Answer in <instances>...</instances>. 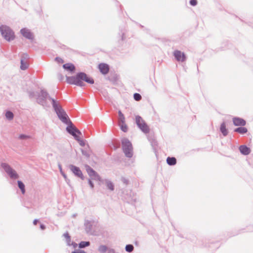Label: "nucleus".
Listing matches in <instances>:
<instances>
[{
    "label": "nucleus",
    "instance_id": "f257e3e1",
    "mask_svg": "<svg viewBox=\"0 0 253 253\" xmlns=\"http://www.w3.org/2000/svg\"><path fill=\"white\" fill-rule=\"evenodd\" d=\"M66 81L69 84H75L79 86H84V82L89 84H94V80L92 78L82 72L78 73L74 76L67 77Z\"/></svg>",
    "mask_w": 253,
    "mask_h": 253
},
{
    "label": "nucleus",
    "instance_id": "f03ea898",
    "mask_svg": "<svg viewBox=\"0 0 253 253\" xmlns=\"http://www.w3.org/2000/svg\"><path fill=\"white\" fill-rule=\"evenodd\" d=\"M53 107L54 108L59 118L64 123L67 122L68 116L66 112L62 109L53 99H51Z\"/></svg>",
    "mask_w": 253,
    "mask_h": 253
},
{
    "label": "nucleus",
    "instance_id": "7ed1b4c3",
    "mask_svg": "<svg viewBox=\"0 0 253 253\" xmlns=\"http://www.w3.org/2000/svg\"><path fill=\"white\" fill-rule=\"evenodd\" d=\"M0 32L2 37L7 41L13 40L15 38L14 32L9 27L5 25L0 27Z\"/></svg>",
    "mask_w": 253,
    "mask_h": 253
},
{
    "label": "nucleus",
    "instance_id": "20e7f679",
    "mask_svg": "<svg viewBox=\"0 0 253 253\" xmlns=\"http://www.w3.org/2000/svg\"><path fill=\"white\" fill-rule=\"evenodd\" d=\"M122 147L126 156L129 158L131 157L133 154L132 147L130 141L127 139H123Z\"/></svg>",
    "mask_w": 253,
    "mask_h": 253
},
{
    "label": "nucleus",
    "instance_id": "39448f33",
    "mask_svg": "<svg viewBox=\"0 0 253 253\" xmlns=\"http://www.w3.org/2000/svg\"><path fill=\"white\" fill-rule=\"evenodd\" d=\"M136 123L140 129L144 133L149 132V128L144 121L140 116H136L135 118Z\"/></svg>",
    "mask_w": 253,
    "mask_h": 253
},
{
    "label": "nucleus",
    "instance_id": "423d86ee",
    "mask_svg": "<svg viewBox=\"0 0 253 253\" xmlns=\"http://www.w3.org/2000/svg\"><path fill=\"white\" fill-rule=\"evenodd\" d=\"M1 166L11 178L16 179L18 177V175L16 171L13 169L8 165L5 163H2Z\"/></svg>",
    "mask_w": 253,
    "mask_h": 253
},
{
    "label": "nucleus",
    "instance_id": "0eeeda50",
    "mask_svg": "<svg viewBox=\"0 0 253 253\" xmlns=\"http://www.w3.org/2000/svg\"><path fill=\"white\" fill-rule=\"evenodd\" d=\"M67 131L72 134L76 139L81 134V132L76 127L71 125L68 126L66 128Z\"/></svg>",
    "mask_w": 253,
    "mask_h": 253
},
{
    "label": "nucleus",
    "instance_id": "6e6552de",
    "mask_svg": "<svg viewBox=\"0 0 253 253\" xmlns=\"http://www.w3.org/2000/svg\"><path fill=\"white\" fill-rule=\"evenodd\" d=\"M173 55L178 61L183 62L185 60L186 57L184 53L179 50L174 51Z\"/></svg>",
    "mask_w": 253,
    "mask_h": 253
},
{
    "label": "nucleus",
    "instance_id": "1a4fd4ad",
    "mask_svg": "<svg viewBox=\"0 0 253 253\" xmlns=\"http://www.w3.org/2000/svg\"><path fill=\"white\" fill-rule=\"evenodd\" d=\"M63 67L65 71L71 74L74 73L76 70L75 66L73 64L71 63L63 64Z\"/></svg>",
    "mask_w": 253,
    "mask_h": 253
},
{
    "label": "nucleus",
    "instance_id": "9d476101",
    "mask_svg": "<svg viewBox=\"0 0 253 253\" xmlns=\"http://www.w3.org/2000/svg\"><path fill=\"white\" fill-rule=\"evenodd\" d=\"M100 72L104 75L107 74L109 71V66L106 63H100L98 65Z\"/></svg>",
    "mask_w": 253,
    "mask_h": 253
},
{
    "label": "nucleus",
    "instance_id": "9b49d317",
    "mask_svg": "<svg viewBox=\"0 0 253 253\" xmlns=\"http://www.w3.org/2000/svg\"><path fill=\"white\" fill-rule=\"evenodd\" d=\"M20 32L23 36L27 39L32 40L34 38L33 34L29 30L26 28L22 29L20 31Z\"/></svg>",
    "mask_w": 253,
    "mask_h": 253
},
{
    "label": "nucleus",
    "instance_id": "f8f14e48",
    "mask_svg": "<svg viewBox=\"0 0 253 253\" xmlns=\"http://www.w3.org/2000/svg\"><path fill=\"white\" fill-rule=\"evenodd\" d=\"M70 168V169L76 175L83 179V175L79 168L73 165L71 166Z\"/></svg>",
    "mask_w": 253,
    "mask_h": 253
},
{
    "label": "nucleus",
    "instance_id": "ddd939ff",
    "mask_svg": "<svg viewBox=\"0 0 253 253\" xmlns=\"http://www.w3.org/2000/svg\"><path fill=\"white\" fill-rule=\"evenodd\" d=\"M233 122L234 125L236 126H244L246 124V121L244 119L236 117L233 119Z\"/></svg>",
    "mask_w": 253,
    "mask_h": 253
},
{
    "label": "nucleus",
    "instance_id": "4468645a",
    "mask_svg": "<svg viewBox=\"0 0 253 253\" xmlns=\"http://www.w3.org/2000/svg\"><path fill=\"white\" fill-rule=\"evenodd\" d=\"M240 152L243 155H248L250 154L251 150L249 148L245 145H241L239 147Z\"/></svg>",
    "mask_w": 253,
    "mask_h": 253
},
{
    "label": "nucleus",
    "instance_id": "2eb2a0df",
    "mask_svg": "<svg viewBox=\"0 0 253 253\" xmlns=\"http://www.w3.org/2000/svg\"><path fill=\"white\" fill-rule=\"evenodd\" d=\"M87 171L89 176L92 177V178L99 179V176L97 174L95 171H94L92 169L88 168L87 169Z\"/></svg>",
    "mask_w": 253,
    "mask_h": 253
},
{
    "label": "nucleus",
    "instance_id": "dca6fc26",
    "mask_svg": "<svg viewBox=\"0 0 253 253\" xmlns=\"http://www.w3.org/2000/svg\"><path fill=\"white\" fill-rule=\"evenodd\" d=\"M220 130L222 134L225 136L228 134V131L226 128V124L224 122L222 123L220 127Z\"/></svg>",
    "mask_w": 253,
    "mask_h": 253
},
{
    "label": "nucleus",
    "instance_id": "f3484780",
    "mask_svg": "<svg viewBox=\"0 0 253 253\" xmlns=\"http://www.w3.org/2000/svg\"><path fill=\"white\" fill-rule=\"evenodd\" d=\"M167 162L169 165H174L176 163V160L174 157H168L167 159Z\"/></svg>",
    "mask_w": 253,
    "mask_h": 253
},
{
    "label": "nucleus",
    "instance_id": "a211bd4d",
    "mask_svg": "<svg viewBox=\"0 0 253 253\" xmlns=\"http://www.w3.org/2000/svg\"><path fill=\"white\" fill-rule=\"evenodd\" d=\"M247 128L244 127H240L235 129V131L237 132L240 134H243L247 132Z\"/></svg>",
    "mask_w": 253,
    "mask_h": 253
},
{
    "label": "nucleus",
    "instance_id": "6ab92c4d",
    "mask_svg": "<svg viewBox=\"0 0 253 253\" xmlns=\"http://www.w3.org/2000/svg\"><path fill=\"white\" fill-rule=\"evenodd\" d=\"M119 123H125V118L123 113L119 111Z\"/></svg>",
    "mask_w": 253,
    "mask_h": 253
},
{
    "label": "nucleus",
    "instance_id": "aec40b11",
    "mask_svg": "<svg viewBox=\"0 0 253 253\" xmlns=\"http://www.w3.org/2000/svg\"><path fill=\"white\" fill-rule=\"evenodd\" d=\"M119 125L121 127V129L124 132H126L127 131V126L125 123H119Z\"/></svg>",
    "mask_w": 253,
    "mask_h": 253
},
{
    "label": "nucleus",
    "instance_id": "412c9836",
    "mask_svg": "<svg viewBox=\"0 0 253 253\" xmlns=\"http://www.w3.org/2000/svg\"><path fill=\"white\" fill-rule=\"evenodd\" d=\"M18 185L19 188L21 189L22 194H24L25 192L24 184L21 181H18Z\"/></svg>",
    "mask_w": 253,
    "mask_h": 253
},
{
    "label": "nucleus",
    "instance_id": "4be33fe9",
    "mask_svg": "<svg viewBox=\"0 0 253 253\" xmlns=\"http://www.w3.org/2000/svg\"><path fill=\"white\" fill-rule=\"evenodd\" d=\"M28 67V64L26 62H24L23 60H21V66L20 68L22 70H25L27 69Z\"/></svg>",
    "mask_w": 253,
    "mask_h": 253
},
{
    "label": "nucleus",
    "instance_id": "5701e85b",
    "mask_svg": "<svg viewBox=\"0 0 253 253\" xmlns=\"http://www.w3.org/2000/svg\"><path fill=\"white\" fill-rule=\"evenodd\" d=\"M107 250V248L106 246L101 245L98 248V251L102 253L106 252Z\"/></svg>",
    "mask_w": 253,
    "mask_h": 253
},
{
    "label": "nucleus",
    "instance_id": "b1692460",
    "mask_svg": "<svg viewBox=\"0 0 253 253\" xmlns=\"http://www.w3.org/2000/svg\"><path fill=\"white\" fill-rule=\"evenodd\" d=\"M89 245V242H81L79 244V247L81 248H84Z\"/></svg>",
    "mask_w": 253,
    "mask_h": 253
},
{
    "label": "nucleus",
    "instance_id": "393cba45",
    "mask_svg": "<svg viewBox=\"0 0 253 253\" xmlns=\"http://www.w3.org/2000/svg\"><path fill=\"white\" fill-rule=\"evenodd\" d=\"M133 246L132 245H127L126 246V250L127 252H131L133 250Z\"/></svg>",
    "mask_w": 253,
    "mask_h": 253
},
{
    "label": "nucleus",
    "instance_id": "a878e982",
    "mask_svg": "<svg viewBox=\"0 0 253 253\" xmlns=\"http://www.w3.org/2000/svg\"><path fill=\"white\" fill-rule=\"evenodd\" d=\"M5 116L8 119L11 120L13 118V114L11 112L7 111L5 114Z\"/></svg>",
    "mask_w": 253,
    "mask_h": 253
},
{
    "label": "nucleus",
    "instance_id": "bb28decb",
    "mask_svg": "<svg viewBox=\"0 0 253 253\" xmlns=\"http://www.w3.org/2000/svg\"><path fill=\"white\" fill-rule=\"evenodd\" d=\"M133 97L136 101H139L141 99V96L139 93H135L134 94Z\"/></svg>",
    "mask_w": 253,
    "mask_h": 253
},
{
    "label": "nucleus",
    "instance_id": "cd10ccee",
    "mask_svg": "<svg viewBox=\"0 0 253 253\" xmlns=\"http://www.w3.org/2000/svg\"><path fill=\"white\" fill-rule=\"evenodd\" d=\"M106 185L107 187L110 190H114V185L111 182L108 181L106 182Z\"/></svg>",
    "mask_w": 253,
    "mask_h": 253
},
{
    "label": "nucleus",
    "instance_id": "c85d7f7f",
    "mask_svg": "<svg viewBox=\"0 0 253 253\" xmlns=\"http://www.w3.org/2000/svg\"><path fill=\"white\" fill-rule=\"evenodd\" d=\"M76 140L78 141L81 146H84L85 145L84 141L81 139L79 136Z\"/></svg>",
    "mask_w": 253,
    "mask_h": 253
},
{
    "label": "nucleus",
    "instance_id": "c756f323",
    "mask_svg": "<svg viewBox=\"0 0 253 253\" xmlns=\"http://www.w3.org/2000/svg\"><path fill=\"white\" fill-rule=\"evenodd\" d=\"M55 60L58 63L63 64L64 63L63 59L60 57H56Z\"/></svg>",
    "mask_w": 253,
    "mask_h": 253
},
{
    "label": "nucleus",
    "instance_id": "7c9ffc66",
    "mask_svg": "<svg viewBox=\"0 0 253 253\" xmlns=\"http://www.w3.org/2000/svg\"><path fill=\"white\" fill-rule=\"evenodd\" d=\"M190 3L192 6H195L197 4V0H191Z\"/></svg>",
    "mask_w": 253,
    "mask_h": 253
},
{
    "label": "nucleus",
    "instance_id": "2f4dec72",
    "mask_svg": "<svg viewBox=\"0 0 253 253\" xmlns=\"http://www.w3.org/2000/svg\"><path fill=\"white\" fill-rule=\"evenodd\" d=\"M63 236L67 239V240L68 241H69V242L70 241V237L68 233H65V234H64Z\"/></svg>",
    "mask_w": 253,
    "mask_h": 253
},
{
    "label": "nucleus",
    "instance_id": "473e14b6",
    "mask_svg": "<svg viewBox=\"0 0 253 253\" xmlns=\"http://www.w3.org/2000/svg\"><path fill=\"white\" fill-rule=\"evenodd\" d=\"M89 184L92 188H93V187H94L92 181L90 180H89Z\"/></svg>",
    "mask_w": 253,
    "mask_h": 253
},
{
    "label": "nucleus",
    "instance_id": "72a5a7b5",
    "mask_svg": "<svg viewBox=\"0 0 253 253\" xmlns=\"http://www.w3.org/2000/svg\"><path fill=\"white\" fill-rule=\"evenodd\" d=\"M109 253H115V251L114 250H110L109 251Z\"/></svg>",
    "mask_w": 253,
    "mask_h": 253
},
{
    "label": "nucleus",
    "instance_id": "f704fd0d",
    "mask_svg": "<svg viewBox=\"0 0 253 253\" xmlns=\"http://www.w3.org/2000/svg\"><path fill=\"white\" fill-rule=\"evenodd\" d=\"M72 253H82V252L75 251V252H72Z\"/></svg>",
    "mask_w": 253,
    "mask_h": 253
},
{
    "label": "nucleus",
    "instance_id": "c9c22d12",
    "mask_svg": "<svg viewBox=\"0 0 253 253\" xmlns=\"http://www.w3.org/2000/svg\"><path fill=\"white\" fill-rule=\"evenodd\" d=\"M37 222H38V220H35L34 221V224L35 225H36V224H37Z\"/></svg>",
    "mask_w": 253,
    "mask_h": 253
},
{
    "label": "nucleus",
    "instance_id": "e433bc0d",
    "mask_svg": "<svg viewBox=\"0 0 253 253\" xmlns=\"http://www.w3.org/2000/svg\"><path fill=\"white\" fill-rule=\"evenodd\" d=\"M58 78H59V79H60V80H62V79L63 78V76H59L58 77Z\"/></svg>",
    "mask_w": 253,
    "mask_h": 253
},
{
    "label": "nucleus",
    "instance_id": "4c0bfd02",
    "mask_svg": "<svg viewBox=\"0 0 253 253\" xmlns=\"http://www.w3.org/2000/svg\"><path fill=\"white\" fill-rule=\"evenodd\" d=\"M20 137L21 138H25V136H24V135H21V136H20Z\"/></svg>",
    "mask_w": 253,
    "mask_h": 253
},
{
    "label": "nucleus",
    "instance_id": "58836bf2",
    "mask_svg": "<svg viewBox=\"0 0 253 253\" xmlns=\"http://www.w3.org/2000/svg\"><path fill=\"white\" fill-rule=\"evenodd\" d=\"M42 95L44 96V95H46V92H42Z\"/></svg>",
    "mask_w": 253,
    "mask_h": 253
},
{
    "label": "nucleus",
    "instance_id": "ea45409f",
    "mask_svg": "<svg viewBox=\"0 0 253 253\" xmlns=\"http://www.w3.org/2000/svg\"><path fill=\"white\" fill-rule=\"evenodd\" d=\"M41 228L43 229L44 228V226L43 225H41Z\"/></svg>",
    "mask_w": 253,
    "mask_h": 253
}]
</instances>
